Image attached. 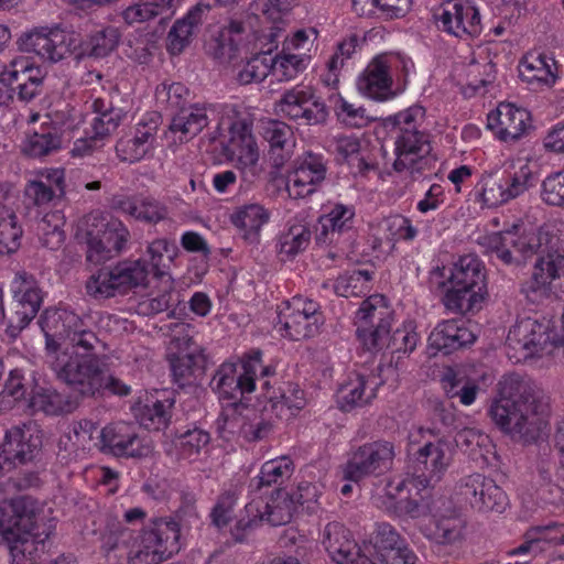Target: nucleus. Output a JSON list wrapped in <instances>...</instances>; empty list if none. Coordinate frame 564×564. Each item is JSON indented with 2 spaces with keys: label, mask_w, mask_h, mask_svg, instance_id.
<instances>
[{
  "label": "nucleus",
  "mask_w": 564,
  "mask_h": 564,
  "mask_svg": "<svg viewBox=\"0 0 564 564\" xmlns=\"http://www.w3.org/2000/svg\"><path fill=\"white\" fill-rule=\"evenodd\" d=\"M120 37L119 30L112 25L93 30L85 40L59 26H39L22 33L17 44L21 52L55 64L72 55L76 59L106 57L116 50Z\"/></svg>",
  "instance_id": "f257e3e1"
},
{
  "label": "nucleus",
  "mask_w": 564,
  "mask_h": 564,
  "mask_svg": "<svg viewBox=\"0 0 564 564\" xmlns=\"http://www.w3.org/2000/svg\"><path fill=\"white\" fill-rule=\"evenodd\" d=\"M424 118L425 109L415 105L387 120L394 144L392 167L413 180L431 174L437 161L432 153L430 134L423 128Z\"/></svg>",
  "instance_id": "f03ea898"
},
{
  "label": "nucleus",
  "mask_w": 564,
  "mask_h": 564,
  "mask_svg": "<svg viewBox=\"0 0 564 564\" xmlns=\"http://www.w3.org/2000/svg\"><path fill=\"white\" fill-rule=\"evenodd\" d=\"M392 312L383 296L373 295L362 301L355 317L356 334L369 351L387 348L394 354H411L419 343V335L411 323L397 328L390 336Z\"/></svg>",
  "instance_id": "7ed1b4c3"
},
{
  "label": "nucleus",
  "mask_w": 564,
  "mask_h": 564,
  "mask_svg": "<svg viewBox=\"0 0 564 564\" xmlns=\"http://www.w3.org/2000/svg\"><path fill=\"white\" fill-rule=\"evenodd\" d=\"M499 399L489 413L495 423H546L550 404L538 386L517 372L507 373L498 381Z\"/></svg>",
  "instance_id": "20e7f679"
},
{
  "label": "nucleus",
  "mask_w": 564,
  "mask_h": 564,
  "mask_svg": "<svg viewBox=\"0 0 564 564\" xmlns=\"http://www.w3.org/2000/svg\"><path fill=\"white\" fill-rule=\"evenodd\" d=\"M446 273L445 267H436L431 271V281L444 279ZM448 273L451 288L442 299L445 308L462 315L479 311L487 295V273L484 262L476 254H464L453 263Z\"/></svg>",
  "instance_id": "39448f33"
},
{
  "label": "nucleus",
  "mask_w": 564,
  "mask_h": 564,
  "mask_svg": "<svg viewBox=\"0 0 564 564\" xmlns=\"http://www.w3.org/2000/svg\"><path fill=\"white\" fill-rule=\"evenodd\" d=\"M56 378L83 397H94L104 391L117 395H128L130 387L119 379L108 376L95 350L79 349L70 355L57 357L53 362Z\"/></svg>",
  "instance_id": "423d86ee"
},
{
  "label": "nucleus",
  "mask_w": 564,
  "mask_h": 564,
  "mask_svg": "<svg viewBox=\"0 0 564 564\" xmlns=\"http://www.w3.org/2000/svg\"><path fill=\"white\" fill-rule=\"evenodd\" d=\"M77 237L87 246L86 260L100 264L120 256L131 236L120 219L96 209L79 220Z\"/></svg>",
  "instance_id": "0eeeda50"
},
{
  "label": "nucleus",
  "mask_w": 564,
  "mask_h": 564,
  "mask_svg": "<svg viewBox=\"0 0 564 564\" xmlns=\"http://www.w3.org/2000/svg\"><path fill=\"white\" fill-rule=\"evenodd\" d=\"M33 518L13 506L0 507V534L7 541L12 564H45L48 532H35Z\"/></svg>",
  "instance_id": "6e6552de"
},
{
  "label": "nucleus",
  "mask_w": 564,
  "mask_h": 564,
  "mask_svg": "<svg viewBox=\"0 0 564 564\" xmlns=\"http://www.w3.org/2000/svg\"><path fill=\"white\" fill-rule=\"evenodd\" d=\"M535 254L538 259L532 276L521 291L528 297L531 294L540 297L551 294L564 296V240L547 227Z\"/></svg>",
  "instance_id": "1a4fd4ad"
},
{
  "label": "nucleus",
  "mask_w": 564,
  "mask_h": 564,
  "mask_svg": "<svg viewBox=\"0 0 564 564\" xmlns=\"http://www.w3.org/2000/svg\"><path fill=\"white\" fill-rule=\"evenodd\" d=\"M149 274L150 269L145 260H121L93 273L87 279L85 288L87 294L96 300L110 299L126 295L139 286H147Z\"/></svg>",
  "instance_id": "9d476101"
},
{
  "label": "nucleus",
  "mask_w": 564,
  "mask_h": 564,
  "mask_svg": "<svg viewBox=\"0 0 564 564\" xmlns=\"http://www.w3.org/2000/svg\"><path fill=\"white\" fill-rule=\"evenodd\" d=\"M296 512L297 505L290 492L279 488L272 492L267 502L252 500L246 505V516L236 522L231 529V535L236 542L241 543L262 522L272 527L284 525L291 522Z\"/></svg>",
  "instance_id": "9b49d317"
},
{
  "label": "nucleus",
  "mask_w": 564,
  "mask_h": 564,
  "mask_svg": "<svg viewBox=\"0 0 564 564\" xmlns=\"http://www.w3.org/2000/svg\"><path fill=\"white\" fill-rule=\"evenodd\" d=\"M529 165L519 170L497 169L485 172L476 185V194L487 207H498L524 194L534 185Z\"/></svg>",
  "instance_id": "f8f14e48"
},
{
  "label": "nucleus",
  "mask_w": 564,
  "mask_h": 564,
  "mask_svg": "<svg viewBox=\"0 0 564 564\" xmlns=\"http://www.w3.org/2000/svg\"><path fill=\"white\" fill-rule=\"evenodd\" d=\"M10 292L12 303L6 334L14 340L36 317L43 304L44 292L35 276L26 271L15 273Z\"/></svg>",
  "instance_id": "ddd939ff"
},
{
  "label": "nucleus",
  "mask_w": 564,
  "mask_h": 564,
  "mask_svg": "<svg viewBox=\"0 0 564 564\" xmlns=\"http://www.w3.org/2000/svg\"><path fill=\"white\" fill-rule=\"evenodd\" d=\"M546 228V226H543L522 236L509 230L492 232L480 236L477 242L482 248L484 253L495 256L503 264L519 265L523 260L536 253Z\"/></svg>",
  "instance_id": "4468645a"
},
{
  "label": "nucleus",
  "mask_w": 564,
  "mask_h": 564,
  "mask_svg": "<svg viewBox=\"0 0 564 564\" xmlns=\"http://www.w3.org/2000/svg\"><path fill=\"white\" fill-rule=\"evenodd\" d=\"M321 306L312 299L295 295L283 302L278 312L279 330L292 340H301L315 336L323 325Z\"/></svg>",
  "instance_id": "2eb2a0df"
},
{
  "label": "nucleus",
  "mask_w": 564,
  "mask_h": 564,
  "mask_svg": "<svg viewBox=\"0 0 564 564\" xmlns=\"http://www.w3.org/2000/svg\"><path fill=\"white\" fill-rule=\"evenodd\" d=\"M506 346L509 358L516 362L550 355L555 348L549 325L531 317L518 321L510 328Z\"/></svg>",
  "instance_id": "dca6fc26"
},
{
  "label": "nucleus",
  "mask_w": 564,
  "mask_h": 564,
  "mask_svg": "<svg viewBox=\"0 0 564 564\" xmlns=\"http://www.w3.org/2000/svg\"><path fill=\"white\" fill-rule=\"evenodd\" d=\"M394 446L388 441L366 443L352 449L343 465V478L359 482L367 477H378L391 469Z\"/></svg>",
  "instance_id": "f3484780"
},
{
  "label": "nucleus",
  "mask_w": 564,
  "mask_h": 564,
  "mask_svg": "<svg viewBox=\"0 0 564 564\" xmlns=\"http://www.w3.org/2000/svg\"><path fill=\"white\" fill-rule=\"evenodd\" d=\"M188 330L189 325H181L170 343V367L174 382L180 387L189 384L192 380L203 375L206 366L203 348Z\"/></svg>",
  "instance_id": "a211bd4d"
},
{
  "label": "nucleus",
  "mask_w": 564,
  "mask_h": 564,
  "mask_svg": "<svg viewBox=\"0 0 564 564\" xmlns=\"http://www.w3.org/2000/svg\"><path fill=\"white\" fill-rule=\"evenodd\" d=\"M457 503L467 505L478 512L501 513L508 506L506 492L491 478L473 474L462 478L455 486Z\"/></svg>",
  "instance_id": "6ab92c4d"
},
{
  "label": "nucleus",
  "mask_w": 564,
  "mask_h": 564,
  "mask_svg": "<svg viewBox=\"0 0 564 564\" xmlns=\"http://www.w3.org/2000/svg\"><path fill=\"white\" fill-rule=\"evenodd\" d=\"M54 323V332L44 329L46 348L51 351H57L63 343H67L73 351L95 350L100 344L97 335L88 329L84 319L74 312L65 310L57 313Z\"/></svg>",
  "instance_id": "aec40b11"
},
{
  "label": "nucleus",
  "mask_w": 564,
  "mask_h": 564,
  "mask_svg": "<svg viewBox=\"0 0 564 564\" xmlns=\"http://www.w3.org/2000/svg\"><path fill=\"white\" fill-rule=\"evenodd\" d=\"M311 88L295 86L285 90L275 104L278 112L292 120H304L306 124L326 121L328 111L324 102L313 100Z\"/></svg>",
  "instance_id": "412c9836"
},
{
  "label": "nucleus",
  "mask_w": 564,
  "mask_h": 564,
  "mask_svg": "<svg viewBox=\"0 0 564 564\" xmlns=\"http://www.w3.org/2000/svg\"><path fill=\"white\" fill-rule=\"evenodd\" d=\"M42 447V435L37 425H13L0 444L3 463L10 466L31 462Z\"/></svg>",
  "instance_id": "4be33fe9"
},
{
  "label": "nucleus",
  "mask_w": 564,
  "mask_h": 564,
  "mask_svg": "<svg viewBox=\"0 0 564 564\" xmlns=\"http://www.w3.org/2000/svg\"><path fill=\"white\" fill-rule=\"evenodd\" d=\"M326 162L321 154L306 152L288 176L286 189L293 198H304L317 191L325 181Z\"/></svg>",
  "instance_id": "5701e85b"
},
{
  "label": "nucleus",
  "mask_w": 564,
  "mask_h": 564,
  "mask_svg": "<svg viewBox=\"0 0 564 564\" xmlns=\"http://www.w3.org/2000/svg\"><path fill=\"white\" fill-rule=\"evenodd\" d=\"M434 17L440 30L456 37H476L481 33L480 14L468 3L447 2Z\"/></svg>",
  "instance_id": "b1692460"
},
{
  "label": "nucleus",
  "mask_w": 564,
  "mask_h": 564,
  "mask_svg": "<svg viewBox=\"0 0 564 564\" xmlns=\"http://www.w3.org/2000/svg\"><path fill=\"white\" fill-rule=\"evenodd\" d=\"M355 208L336 204L327 214L318 218L315 240L319 245L350 242L355 236Z\"/></svg>",
  "instance_id": "393cba45"
},
{
  "label": "nucleus",
  "mask_w": 564,
  "mask_h": 564,
  "mask_svg": "<svg viewBox=\"0 0 564 564\" xmlns=\"http://www.w3.org/2000/svg\"><path fill=\"white\" fill-rule=\"evenodd\" d=\"M20 101L29 102L42 91L44 73L25 56L12 58L2 69Z\"/></svg>",
  "instance_id": "a878e982"
},
{
  "label": "nucleus",
  "mask_w": 564,
  "mask_h": 564,
  "mask_svg": "<svg viewBox=\"0 0 564 564\" xmlns=\"http://www.w3.org/2000/svg\"><path fill=\"white\" fill-rule=\"evenodd\" d=\"M487 128L503 142L521 139L531 128L530 112L512 104L501 102L487 117Z\"/></svg>",
  "instance_id": "bb28decb"
},
{
  "label": "nucleus",
  "mask_w": 564,
  "mask_h": 564,
  "mask_svg": "<svg viewBox=\"0 0 564 564\" xmlns=\"http://www.w3.org/2000/svg\"><path fill=\"white\" fill-rule=\"evenodd\" d=\"M159 124L160 117L152 113L137 123L132 135L120 138L116 144L120 161L134 163L142 160L153 149Z\"/></svg>",
  "instance_id": "cd10ccee"
},
{
  "label": "nucleus",
  "mask_w": 564,
  "mask_h": 564,
  "mask_svg": "<svg viewBox=\"0 0 564 564\" xmlns=\"http://www.w3.org/2000/svg\"><path fill=\"white\" fill-rule=\"evenodd\" d=\"M239 378L234 364H223L214 375L210 387L219 395L220 400L232 401L224 406L223 415L225 422L249 419L243 412L251 411L248 405L238 402Z\"/></svg>",
  "instance_id": "c85d7f7f"
},
{
  "label": "nucleus",
  "mask_w": 564,
  "mask_h": 564,
  "mask_svg": "<svg viewBox=\"0 0 564 564\" xmlns=\"http://www.w3.org/2000/svg\"><path fill=\"white\" fill-rule=\"evenodd\" d=\"M358 90L377 101H384L394 96L392 76L386 55L376 56L359 75Z\"/></svg>",
  "instance_id": "c756f323"
},
{
  "label": "nucleus",
  "mask_w": 564,
  "mask_h": 564,
  "mask_svg": "<svg viewBox=\"0 0 564 564\" xmlns=\"http://www.w3.org/2000/svg\"><path fill=\"white\" fill-rule=\"evenodd\" d=\"M229 133V141L224 147L226 158L240 167L256 165L259 160V150L251 124L246 120H236L231 123Z\"/></svg>",
  "instance_id": "7c9ffc66"
},
{
  "label": "nucleus",
  "mask_w": 564,
  "mask_h": 564,
  "mask_svg": "<svg viewBox=\"0 0 564 564\" xmlns=\"http://www.w3.org/2000/svg\"><path fill=\"white\" fill-rule=\"evenodd\" d=\"M475 340V334L462 319H446L438 323L427 339L430 349L444 355L467 347Z\"/></svg>",
  "instance_id": "2f4dec72"
},
{
  "label": "nucleus",
  "mask_w": 564,
  "mask_h": 564,
  "mask_svg": "<svg viewBox=\"0 0 564 564\" xmlns=\"http://www.w3.org/2000/svg\"><path fill=\"white\" fill-rule=\"evenodd\" d=\"M141 543L166 561L181 549L180 523L172 519L154 520L143 530Z\"/></svg>",
  "instance_id": "473e14b6"
},
{
  "label": "nucleus",
  "mask_w": 564,
  "mask_h": 564,
  "mask_svg": "<svg viewBox=\"0 0 564 564\" xmlns=\"http://www.w3.org/2000/svg\"><path fill=\"white\" fill-rule=\"evenodd\" d=\"M261 134L269 144V155L274 167L279 169L291 158L295 139L292 128L280 120L262 122Z\"/></svg>",
  "instance_id": "72a5a7b5"
},
{
  "label": "nucleus",
  "mask_w": 564,
  "mask_h": 564,
  "mask_svg": "<svg viewBox=\"0 0 564 564\" xmlns=\"http://www.w3.org/2000/svg\"><path fill=\"white\" fill-rule=\"evenodd\" d=\"M209 106L191 105L173 115L169 130L177 135L180 142H187L203 131L209 123Z\"/></svg>",
  "instance_id": "f704fd0d"
},
{
  "label": "nucleus",
  "mask_w": 564,
  "mask_h": 564,
  "mask_svg": "<svg viewBox=\"0 0 564 564\" xmlns=\"http://www.w3.org/2000/svg\"><path fill=\"white\" fill-rule=\"evenodd\" d=\"M323 544L332 560L338 564H350L357 556H361L360 549L350 538V532L339 522L327 523Z\"/></svg>",
  "instance_id": "c9c22d12"
},
{
  "label": "nucleus",
  "mask_w": 564,
  "mask_h": 564,
  "mask_svg": "<svg viewBox=\"0 0 564 564\" xmlns=\"http://www.w3.org/2000/svg\"><path fill=\"white\" fill-rule=\"evenodd\" d=\"M210 9V4L198 2L184 18L175 21L167 34V51L171 54L176 55L183 52Z\"/></svg>",
  "instance_id": "e433bc0d"
},
{
  "label": "nucleus",
  "mask_w": 564,
  "mask_h": 564,
  "mask_svg": "<svg viewBox=\"0 0 564 564\" xmlns=\"http://www.w3.org/2000/svg\"><path fill=\"white\" fill-rule=\"evenodd\" d=\"M549 545H564V524L552 523L535 527L527 531L524 541L509 552L510 555L538 554L546 551Z\"/></svg>",
  "instance_id": "4c0bfd02"
},
{
  "label": "nucleus",
  "mask_w": 564,
  "mask_h": 564,
  "mask_svg": "<svg viewBox=\"0 0 564 564\" xmlns=\"http://www.w3.org/2000/svg\"><path fill=\"white\" fill-rule=\"evenodd\" d=\"M77 406L76 398L65 397L55 389L42 387L31 395L28 404L31 414L42 413L46 416L72 413Z\"/></svg>",
  "instance_id": "58836bf2"
},
{
  "label": "nucleus",
  "mask_w": 564,
  "mask_h": 564,
  "mask_svg": "<svg viewBox=\"0 0 564 564\" xmlns=\"http://www.w3.org/2000/svg\"><path fill=\"white\" fill-rule=\"evenodd\" d=\"M555 61L545 54H528L519 65L521 79L533 86H551L556 76L553 72Z\"/></svg>",
  "instance_id": "ea45409f"
},
{
  "label": "nucleus",
  "mask_w": 564,
  "mask_h": 564,
  "mask_svg": "<svg viewBox=\"0 0 564 564\" xmlns=\"http://www.w3.org/2000/svg\"><path fill=\"white\" fill-rule=\"evenodd\" d=\"M376 397V389L369 388V378L361 373H352L340 386L337 392V402L343 411H350L361 406Z\"/></svg>",
  "instance_id": "a19ab883"
},
{
  "label": "nucleus",
  "mask_w": 564,
  "mask_h": 564,
  "mask_svg": "<svg viewBox=\"0 0 564 564\" xmlns=\"http://www.w3.org/2000/svg\"><path fill=\"white\" fill-rule=\"evenodd\" d=\"M22 234L17 215L6 204V193L0 186V254L15 252L20 248Z\"/></svg>",
  "instance_id": "79ce46f5"
},
{
  "label": "nucleus",
  "mask_w": 564,
  "mask_h": 564,
  "mask_svg": "<svg viewBox=\"0 0 564 564\" xmlns=\"http://www.w3.org/2000/svg\"><path fill=\"white\" fill-rule=\"evenodd\" d=\"M417 467L415 469L416 476H425L429 480V486L432 481H438L444 475L449 465V457L445 452L431 442L426 443L417 451Z\"/></svg>",
  "instance_id": "37998d69"
},
{
  "label": "nucleus",
  "mask_w": 564,
  "mask_h": 564,
  "mask_svg": "<svg viewBox=\"0 0 564 564\" xmlns=\"http://www.w3.org/2000/svg\"><path fill=\"white\" fill-rule=\"evenodd\" d=\"M411 494H406L402 499H398V502H393L392 507H387L390 512L398 517H409L417 519L427 514H436L438 507L432 499L431 490H421L416 495V490Z\"/></svg>",
  "instance_id": "c03bdc74"
},
{
  "label": "nucleus",
  "mask_w": 564,
  "mask_h": 564,
  "mask_svg": "<svg viewBox=\"0 0 564 564\" xmlns=\"http://www.w3.org/2000/svg\"><path fill=\"white\" fill-rule=\"evenodd\" d=\"M90 108L96 113L91 122L96 138H104L113 132L124 117L121 109L115 108L109 99L102 97L94 98Z\"/></svg>",
  "instance_id": "a18cd8bd"
},
{
  "label": "nucleus",
  "mask_w": 564,
  "mask_h": 564,
  "mask_svg": "<svg viewBox=\"0 0 564 564\" xmlns=\"http://www.w3.org/2000/svg\"><path fill=\"white\" fill-rule=\"evenodd\" d=\"M64 224V216L59 210L45 213L36 224L41 245L50 250L58 249L65 240Z\"/></svg>",
  "instance_id": "49530a36"
},
{
  "label": "nucleus",
  "mask_w": 564,
  "mask_h": 564,
  "mask_svg": "<svg viewBox=\"0 0 564 564\" xmlns=\"http://www.w3.org/2000/svg\"><path fill=\"white\" fill-rule=\"evenodd\" d=\"M149 264L155 276L167 279L166 269L177 254V246L166 238H159L149 243L147 248Z\"/></svg>",
  "instance_id": "de8ad7c7"
},
{
  "label": "nucleus",
  "mask_w": 564,
  "mask_h": 564,
  "mask_svg": "<svg viewBox=\"0 0 564 564\" xmlns=\"http://www.w3.org/2000/svg\"><path fill=\"white\" fill-rule=\"evenodd\" d=\"M61 143V134L56 129L41 127L28 137L23 152L31 158H43L59 150Z\"/></svg>",
  "instance_id": "09e8293b"
},
{
  "label": "nucleus",
  "mask_w": 564,
  "mask_h": 564,
  "mask_svg": "<svg viewBox=\"0 0 564 564\" xmlns=\"http://www.w3.org/2000/svg\"><path fill=\"white\" fill-rule=\"evenodd\" d=\"M175 401L172 398L163 400L147 397L144 401H138L131 406V411L137 421L140 423L144 421L159 423H169L172 419L171 412Z\"/></svg>",
  "instance_id": "8fccbe9b"
},
{
  "label": "nucleus",
  "mask_w": 564,
  "mask_h": 564,
  "mask_svg": "<svg viewBox=\"0 0 564 564\" xmlns=\"http://www.w3.org/2000/svg\"><path fill=\"white\" fill-rule=\"evenodd\" d=\"M311 57L306 54L280 53L271 55V74L280 82L294 79L300 73L304 72Z\"/></svg>",
  "instance_id": "3c124183"
},
{
  "label": "nucleus",
  "mask_w": 564,
  "mask_h": 564,
  "mask_svg": "<svg viewBox=\"0 0 564 564\" xmlns=\"http://www.w3.org/2000/svg\"><path fill=\"white\" fill-rule=\"evenodd\" d=\"M293 469V462L289 457L265 462L261 467L259 476L251 480L250 486L256 490H260L262 487L281 484L292 475Z\"/></svg>",
  "instance_id": "603ef678"
},
{
  "label": "nucleus",
  "mask_w": 564,
  "mask_h": 564,
  "mask_svg": "<svg viewBox=\"0 0 564 564\" xmlns=\"http://www.w3.org/2000/svg\"><path fill=\"white\" fill-rule=\"evenodd\" d=\"M335 151L358 173L366 174L375 169V165L360 155V141L354 135L338 137L335 141Z\"/></svg>",
  "instance_id": "864d4df0"
},
{
  "label": "nucleus",
  "mask_w": 564,
  "mask_h": 564,
  "mask_svg": "<svg viewBox=\"0 0 564 564\" xmlns=\"http://www.w3.org/2000/svg\"><path fill=\"white\" fill-rule=\"evenodd\" d=\"M101 443L109 447L116 456L139 457L142 451L139 448V438L135 435L123 437L113 433L111 425H106L100 433Z\"/></svg>",
  "instance_id": "5fc2aeb1"
},
{
  "label": "nucleus",
  "mask_w": 564,
  "mask_h": 564,
  "mask_svg": "<svg viewBox=\"0 0 564 564\" xmlns=\"http://www.w3.org/2000/svg\"><path fill=\"white\" fill-rule=\"evenodd\" d=\"M4 388L7 393L23 400L26 394L32 395L39 388L36 373L32 369L14 368L9 372Z\"/></svg>",
  "instance_id": "6e6d98bb"
},
{
  "label": "nucleus",
  "mask_w": 564,
  "mask_h": 564,
  "mask_svg": "<svg viewBox=\"0 0 564 564\" xmlns=\"http://www.w3.org/2000/svg\"><path fill=\"white\" fill-rule=\"evenodd\" d=\"M271 54L259 53L249 58L237 74V80L241 85L260 83L271 74Z\"/></svg>",
  "instance_id": "4d7b16f0"
},
{
  "label": "nucleus",
  "mask_w": 564,
  "mask_h": 564,
  "mask_svg": "<svg viewBox=\"0 0 564 564\" xmlns=\"http://www.w3.org/2000/svg\"><path fill=\"white\" fill-rule=\"evenodd\" d=\"M243 32L245 25L241 21L230 20L220 31L215 56L223 61H231L236 57L239 46V40L236 37Z\"/></svg>",
  "instance_id": "13d9d810"
},
{
  "label": "nucleus",
  "mask_w": 564,
  "mask_h": 564,
  "mask_svg": "<svg viewBox=\"0 0 564 564\" xmlns=\"http://www.w3.org/2000/svg\"><path fill=\"white\" fill-rule=\"evenodd\" d=\"M311 240V231L303 224H295L280 236V253L293 257L306 249Z\"/></svg>",
  "instance_id": "bf43d9fd"
},
{
  "label": "nucleus",
  "mask_w": 564,
  "mask_h": 564,
  "mask_svg": "<svg viewBox=\"0 0 564 564\" xmlns=\"http://www.w3.org/2000/svg\"><path fill=\"white\" fill-rule=\"evenodd\" d=\"M444 388L449 398L457 397L464 405H470L479 391V387L475 382L458 378L453 370L446 373Z\"/></svg>",
  "instance_id": "052dcab7"
},
{
  "label": "nucleus",
  "mask_w": 564,
  "mask_h": 564,
  "mask_svg": "<svg viewBox=\"0 0 564 564\" xmlns=\"http://www.w3.org/2000/svg\"><path fill=\"white\" fill-rule=\"evenodd\" d=\"M164 11H166V8L161 0L138 2L122 11V19L126 23L132 25L153 20L163 14Z\"/></svg>",
  "instance_id": "680f3d73"
},
{
  "label": "nucleus",
  "mask_w": 564,
  "mask_h": 564,
  "mask_svg": "<svg viewBox=\"0 0 564 564\" xmlns=\"http://www.w3.org/2000/svg\"><path fill=\"white\" fill-rule=\"evenodd\" d=\"M164 289L156 296L143 299L138 303L139 314L155 315L170 308L174 302H178L174 299L171 276L164 280Z\"/></svg>",
  "instance_id": "e2e57ef3"
},
{
  "label": "nucleus",
  "mask_w": 564,
  "mask_h": 564,
  "mask_svg": "<svg viewBox=\"0 0 564 564\" xmlns=\"http://www.w3.org/2000/svg\"><path fill=\"white\" fill-rule=\"evenodd\" d=\"M429 487V480L425 476H408L406 478L400 479L399 481H389L386 487V496L389 500V506L392 507L393 502H398V499H402L405 495L416 490V495L421 490H426Z\"/></svg>",
  "instance_id": "0e129e2a"
},
{
  "label": "nucleus",
  "mask_w": 564,
  "mask_h": 564,
  "mask_svg": "<svg viewBox=\"0 0 564 564\" xmlns=\"http://www.w3.org/2000/svg\"><path fill=\"white\" fill-rule=\"evenodd\" d=\"M465 521L459 516L441 517L435 523L433 539L441 544H452L463 536Z\"/></svg>",
  "instance_id": "69168bd1"
},
{
  "label": "nucleus",
  "mask_w": 564,
  "mask_h": 564,
  "mask_svg": "<svg viewBox=\"0 0 564 564\" xmlns=\"http://www.w3.org/2000/svg\"><path fill=\"white\" fill-rule=\"evenodd\" d=\"M268 218L269 216L262 206L252 204L239 209L232 216V223L247 232L257 234L262 225L267 223Z\"/></svg>",
  "instance_id": "338daca9"
},
{
  "label": "nucleus",
  "mask_w": 564,
  "mask_h": 564,
  "mask_svg": "<svg viewBox=\"0 0 564 564\" xmlns=\"http://www.w3.org/2000/svg\"><path fill=\"white\" fill-rule=\"evenodd\" d=\"M541 198L550 206L564 207V169L542 182Z\"/></svg>",
  "instance_id": "774afa93"
}]
</instances>
